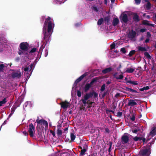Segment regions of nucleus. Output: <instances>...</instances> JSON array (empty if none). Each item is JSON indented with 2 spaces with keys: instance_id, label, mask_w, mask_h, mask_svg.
Returning a JSON list of instances; mask_svg holds the SVG:
<instances>
[{
  "instance_id": "f257e3e1",
  "label": "nucleus",
  "mask_w": 156,
  "mask_h": 156,
  "mask_svg": "<svg viewBox=\"0 0 156 156\" xmlns=\"http://www.w3.org/2000/svg\"><path fill=\"white\" fill-rule=\"evenodd\" d=\"M41 19L43 21H44L45 19L43 28V33L44 35L43 39L45 40V42L41 47L38 55L41 53L42 50L45 48V45L49 41L54 26V24L52 23L51 20V18L50 17H48L47 18L45 19V16H43L41 17Z\"/></svg>"
},
{
  "instance_id": "f03ea898",
  "label": "nucleus",
  "mask_w": 156,
  "mask_h": 156,
  "mask_svg": "<svg viewBox=\"0 0 156 156\" xmlns=\"http://www.w3.org/2000/svg\"><path fill=\"white\" fill-rule=\"evenodd\" d=\"M29 44L27 42H22L20 44L18 53L19 55L23 54L26 55L28 54L27 51L28 49Z\"/></svg>"
},
{
  "instance_id": "7ed1b4c3",
  "label": "nucleus",
  "mask_w": 156,
  "mask_h": 156,
  "mask_svg": "<svg viewBox=\"0 0 156 156\" xmlns=\"http://www.w3.org/2000/svg\"><path fill=\"white\" fill-rule=\"evenodd\" d=\"M151 144L147 145V147H144L142 150H141L140 152V154L142 156H147V155H149V154L148 153L150 151Z\"/></svg>"
},
{
  "instance_id": "20e7f679",
  "label": "nucleus",
  "mask_w": 156,
  "mask_h": 156,
  "mask_svg": "<svg viewBox=\"0 0 156 156\" xmlns=\"http://www.w3.org/2000/svg\"><path fill=\"white\" fill-rule=\"evenodd\" d=\"M22 75L20 70H17L12 73L11 76L13 78L18 79L20 78Z\"/></svg>"
},
{
  "instance_id": "39448f33",
  "label": "nucleus",
  "mask_w": 156,
  "mask_h": 156,
  "mask_svg": "<svg viewBox=\"0 0 156 156\" xmlns=\"http://www.w3.org/2000/svg\"><path fill=\"white\" fill-rule=\"evenodd\" d=\"M119 18L120 21L122 23H126L129 21L128 16L126 14H122Z\"/></svg>"
},
{
  "instance_id": "423d86ee",
  "label": "nucleus",
  "mask_w": 156,
  "mask_h": 156,
  "mask_svg": "<svg viewBox=\"0 0 156 156\" xmlns=\"http://www.w3.org/2000/svg\"><path fill=\"white\" fill-rule=\"evenodd\" d=\"M29 129L28 131L30 136L33 137L34 136V132L35 133V127L32 123H31L29 125Z\"/></svg>"
},
{
  "instance_id": "0eeeda50",
  "label": "nucleus",
  "mask_w": 156,
  "mask_h": 156,
  "mask_svg": "<svg viewBox=\"0 0 156 156\" xmlns=\"http://www.w3.org/2000/svg\"><path fill=\"white\" fill-rule=\"evenodd\" d=\"M136 33L135 31L132 30L129 32L128 34V37L131 40H133L134 41H135L136 40L135 37L136 36Z\"/></svg>"
},
{
  "instance_id": "6e6552de",
  "label": "nucleus",
  "mask_w": 156,
  "mask_h": 156,
  "mask_svg": "<svg viewBox=\"0 0 156 156\" xmlns=\"http://www.w3.org/2000/svg\"><path fill=\"white\" fill-rule=\"evenodd\" d=\"M93 96V93H87L84 95V99L82 100L83 103L84 105L86 104V101L89 98L92 97Z\"/></svg>"
},
{
  "instance_id": "1a4fd4ad",
  "label": "nucleus",
  "mask_w": 156,
  "mask_h": 156,
  "mask_svg": "<svg viewBox=\"0 0 156 156\" xmlns=\"http://www.w3.org/2000/svg\"><path fill=\"white\" fill-rule=\"evenodd\" d=\"M61 107L63 109H66L68 108L70 105V103L67 101L65 100L64 101H62L60 103Z\"/></svg>"
},
{
  "instance_id": "9d476101",
  "label": "nucleus",
  "mask_w": 156,
  "mask_h": 156,
  "mask_svg": "<svg viewBox=\"0 0 156 156\" xmlns=\"http://www.w3.org/2000/svg\"><path fill=\"white\" fill-rule=\"evenodd\" d=\"M129 140V137L127 135H123L121 137V141L123 144H127Z\"/></svg>"
},
{
  "instance_id": "9b49d317",
  "label": "nucleus",
  "mask_w": 156,
  "mask_h": 156,
  "mask_svg": "<svg viewBox=\"0 0 156 156\" xmlns=\"http://www.w3.org/2000/svg\"><path fill=\"white\" fill-rule=\"evenodd\" d=\"M88 74V73L87 72L85 73L76 80L75 81V83H78L80 82L85 77L87 76Z\"/></svg>"
},
{
  "instance_id": "f8f14e48",
  "label": "nucleus",
  "mask_w": 156,
  "mask_h": 156,
  "mask_svg": "<svg viewBox=\"0 0 156 156\" xmlns=\"http://www.w3.org/2000/svg\"><path fill=\"white\" fill-rule=\"evenodd\" d=\"M133 21L136 23L139 22L140 21V19L137 13H133Z\"/></svg>"
},
{
  "instance_id": "ddd939ff",
  "label": "nucleus",
  "mask_w": 156,
  "mask_h": 156,
  "mask_svg": "<svg viewBox=\"0 0 156 156\" xmlns=\"http://www.w3.org/2000/svg\"><path fill=\"white\" fill-rule=\"evenodd\" d=\"M149 21L147 20H143L142 21V23L143 25H147L148 26L152 27H154V25L150 23H149Z\"/></svg>"
},
{
  "instance_id": "4468645a",
  "label": "nucleus",
  "mask_w": 156,
  "mask_h": 156,
  "mask_svg": "<svg viewBox=\"0 0 156 156\" xmlns=\"http://www.w3.org/2000/svg\"><path fill=\"white\" fill-rule=\"evenodd\" d=\"M137 105V103L133 99H130L129 101L128 105L131 106H133Z\"/></svg>"
},
{
  "instance_id": "2eb2a0df",
  "label": "nucleus",
  "mask_w": 156,
  "mask_h": 156,
  "mask_svg": "<svg viewBox=\"0 0 156 156\" xmlns=\"http://www.w3.org/2000/svg\"><path fill=\"white\" fill-rule=\"evenodd\" d=\"M113 69L111 67H109L108 68H106L102 71V73L104 74H105L109 72H110L111 71H112Z\"/></svg>"
},
{
  "instance_id": "dca6fc26",
  "label": "nucleus",
  "mask_w": 156,
  "mask_h": 156,
  "mask_svg": "<svg viewBox=\"0 0 156 156\" xmlns=\"http://www.w3.org/2000/svg\"><path fill=\"white\" fill-rule=\"evenodd\" d=\"M118 74V73L116 72L114 74L113 76V77L115 78L117 80H121L123 78V76L122 74L120 75L119 76H117V75Z\"/></svg>"
},
{
  "instance_id": "f3484780",
  "label": "nucleus",
  "mask_w": 156,
  "mask_h": 156,
  "mask_svg": "<svg viewBox=\"0 0 156 156\" xmlns=\"http://www.w3.org/2000/svg\"><path fill=\"white\" fill-rule=\"evenodd\" d=\"M119 20L118 18H115L113 19L112 23V25L114 26L117 25L119 23Z\"/></svg>"
},
{
  "instance_id": "a211bd4d",
  "label": "nucleus",
  "mask_w": 156,
  "mask_h": 156,
  "mask_svg": "<svg viewBox=\"0 0 156 156\" xmlns=\"http://www.w3.org/2000/svg\"><path fill=\"white\" fill-rule=\"evenodd\" d=\"M17 107L18 106L16 104L14 105L13 106L11 109V113L10 115V117L14 113L15 109L17 108Z\"/></svg>"
},
{
  "instance_id": "6ab92c4d",
  "label": "nucleus",
  "mask_w": 156,
  "mask_h": 156,
  "mask_svg": "<svg viewBox=\"0 0 156 156\" xmlns=\"http://www.w3.org/2000/svg\"><path fill=\"white\" fill-rule=\"evenodd\" d=\"M80 144L82 146L83 149H87L88 147L85 142H81Z\"/></svg>"
},
{
  "instance_id": "aec40b11",
  "label": "nucleus",
  "mask_w": 156,
  "mask_h": 156,
  "mask_svg": "<svg viewBox=\"0 0 156 156\" xmlns=\"http://www.w3.org/2000/svg\"><path fill=\"white\" fill-rule=\"evenodd\" d=\"M91 87L89 83H87L86 84L84 88V91L87 92Z\"/></svg>"
},
{
  "instance_id": "412c9836",
  "label": "nucleus",
  "mask_w": 156,
  "mask_h": 156,
  "mask_svg": "<svg viewBox=\"0 0 156 156\" xmlns=\"http://www.w3.org/2000/svg\"><path fill=\"white\" fill-rule=\"evenodd\" d=\"M125 90L128 91L132 92H133L137 93V91L131 88H129L128 87H125Z\"/></svg>"
},
{
  "instance_id": "4be33fe9",
  "label": "nucleus",
  "mask_w": 156,
  "mask_h": 156,
  "mask_svg": "<svg viewBox=\"0 0 156 156\" xmlns=\"http://www.w3.org/2000/svg\"><path fill=\"white\" fill-rule=\"evenodd\" d=\"M138 50L142 51H147V49L145 47L139 46L138 47Z\"/></svg>"
},
{
  "instance_id": "5701e85b",
  "label": "nucleus",
  "mask_w": 156,
  "mask_h": 156,
  "mask_svg": "<svg viewBox=\"0 0 156 156\" xmlns=\"http://www.w3.org/2000/svg\"><path fill=\"white\" fill-rule=\"evenodd\" d=\"M58 129H57V134L58 136H61L62 134V131L61 130L59 129V127H60L61 126H58Z\"/></svg>"
},
{
  "instance_id": "b1692460",
  "label": "nucleus",
  "mask_w": 156,
  "mask_h": 156,
  "mask_svg": "<svg viewBox=\"0 0 156 156\" xmlns=\"http://www.w3.org/2000/svg\"><path fill=\"white\" fill-rule=\"evenodd\" d=\"M98 80V78L97 77L93 78L92 79L89 84L91 86L94 84V83L97 82Z\"/></svg>"
},
{
  "instance_id": "393cba45",
  "label": "nucleus",
  "mask_w": 156,
  "mask_h": 156,
  "mask_svg": "<svg viewBox=\"0 0 156 156\" xmlns=\"http://www.w3.org/2000/svg\"><path fill=\"white\" fill-rule=\"evenodd\" d=\"M110 16H106L104 17V20L107 23V24H108L109 23L110 20Z\"/></svg>"
},
{
  "instance_id": "a878e982",
  "label": "nucleus",
  "mask_w": 156,
  "mask_h": 156,
  "mask_svg": "<svg viewBox=\"0 0 156 156\" xmlns=\"http://www.w3.org/2000/svg\"><path fill=\"white\" fill-rule=\"evenodd\" d=\"M135 70V69L132 68H128L126 70V72L127 73H133Z\"/></svg>"
},
{
  "instance_id": "bb28decb",
  "label": "nucleus",
  "mask_w": 156,
  "mask_h": 156,
  "mask_svg": "<svg viewBox=\"0 0 156 156\" xmlns=\"http://www.w3.org/2000/svg\"><path fill=\"white\" fill-rule=\"evenodd\" d=\"M70 138L71 141H73L76 138V136L73 133H71Z\"/></svg>"
},
{
  "instance_id": "cd10ccee",
  "label": "nucleus",
  "mask_w": 156,
  "mask_h": 156,
  "mask_svg": "<svg viewBox=\"0 0 156 156\" xmlns=\"http://www.w3.org/2000/svg\"><path fill=\"white\" fill-rule=\"evenodd\" d=\"M103 22V19L102 18H101L98 20L97 22L98 25H101L102 23Z\"/></svg>"
},
{
  "instance_id": "c85d7f7f",
  "label": "nucleus",
  "mask_w": 156,
  "mask_h": 156,
  "mask_svg": "<svg viewBox=\"0 0 156 156\" xmlns=\"http://www.w3.org/2000/svg\"><path fill=\"white\" fill-rule=\"evenodd\" d=\"M87 149H82L81 150V151L80 152V156H83L84 155L85 152L87 151Z\"/></svg>"
},
{
  "instance_id": "c756f323",
  "label": "nucleus",
  "mask_w": 156,
  "mask_h": 156,
  "mask_svg": "<svg viewBox=\"0 0 156 156\" xmlns=\"http://www.w3.org/2000/svg\"><path fill=\"white\" fill-rule=\"evenodd\" d=\"M145 5V7L147 9L149 10L151 8V4L150 2H148Z\"/></svg>"
},
{
  "instance_id": "7c9ffc66",
  "label": "nucleus",
  "mask_w": 156,
  "mask_h": 156,
  "mask_svg": "<svg viewBox=\"0 0 156 156\" xmlns=\"http://www.w3.org/2000/svg\"><path fill=\"white\" fill-rule=\"evenodd\" d=\"M67 0H56V3L58 4H61L64 3Z\"/></svg>"
},
{
  "instance_id": "2f4dec72",
  "label": "nucleus",
  "mask_w": 156,
  "mask_h": 156,
  "mask_svg": "<svg viewBox=\"0 0 156 156\" xmlns=\"http://www.w3.org/2000/svg\"><path fill=\"white\" fill-rule=\"evenodd\" d=\"M135 52H136V51L135 50H132L130 51L128 55L129 57H131L135 53Z\"/></svg>"
},
{
  "instance_id": "473e14b6",
  "label": "nucleus",
  "mask_w": 156,
  "mask_h": 156,
  "mask_svg": "<svg viewBox=\"0 0 156 156\" xmlns=\"http://www.w3.org/2000/svg\"><path fill=\"white\" fill-rule=\"evenodd\" d=\"M144 54L147 58L149 59H151V57L148 52H146L144 53Z\"/></svg>"
},
{
  "instance_id": "72a5a7b5",
  "label": "nucleus",
  "mask_w": 156,
  "mask_h": 156,
  "mask_svg": "<svg viewBox=\"0 0 156 156\" xmlns=\"http://www.w3.org/2000/svg\"><path fill=\"white\" fill-rule=\"evenodd\" d=\"M42 123L43 124V125L44 126H45V127H48V122L44 120H43V122H42Z\"/></svg>"
},
{
  "instance_id": "f704fd0d",
  "label": "nucleus",
  "mask_w": 156,
  "mask_h": 156,
  "mask_svg": "<svg viewBox=\"0 0 156 156\" xmlns=\"http://www.w3.org/2000/svg\"><path fill=\"white\" fill-rule=\"evenodd\" d=\"M140 131V129L139 128L137 127V128L135 129L134 130H132V132L133 133H136L137 132Z\"/></svg>"
},
{
  "instance_id": "c9c22d12",
  "label": "nucleus",
  "mask_w": 156,
  "mask_h": 156,
  "mask_svg": "<svg viewBox=\"0 0 156 156\" xmlns=\"http://www.w3.org/2000/svg\"><path fill=\"white\" fill-rule=\"evenodd\" d=\"M150 134V135H152V136H154L156 134V132L155 129H153L152 131H151Z\"/></svg>"
},
{
  "instance_id": "e433bc0d",
  "label": "nucleus",
  "mask_w": 156,
  "mask_h": 156,
  "mask_svg": "<svg viewBox=\"0 0 156 156\" xmlns=\"http://www.w3.org/2000/svg\"><path fill=\"white\" fill-rule=\"evenodd\" d=\"M142 140L143 142L144 143L146 140V138L142 137H138V141H140Z\"/></svg>"
},
{
  "instance_id": "4c0bfd02",
  "label": "nucleus",
  "mask_w": 156,
  "mask_h": 156,
  "mask_svg": "<svg viewBox=\"0 0 156 156\" xmlns=\"http://www.w3.org/2000/svg\"><path fill=\"white\" fill-rule=\"evenodd\" d=\"M105 84H104L101 86V89H100V90L102 92L105 89Z\"/></svg>"
},
{
  "instance_id": "58836bf2",
  "label": "nucleus",
  "mask_w": 156,
  "mask_h": 156,
  "mask_svg": "<svg viewBox=\"0 0 156 156\" xmlns=\"http://www.w3.org/2000/svg\"><path fill=\"white\" fill-rule=\"evenodd\" d=\"M37 49V48H32L31 50L29 52V53H34V52H35V51H36Z\"/></svg>"
},
{
  "instance_id": "ea45409f",
  "label": "nucleus",
  "mask_w": 156,
  "mask_h": 156,
  "mask_svg": "<svg viewBox=\"0 0 156 156\" xmlns=\"http://www.w3.org/2000/svg\"><path fill=\"white\" fill-rule=\"evenodd\" d=\"M6 102V99L5 98L2 101H0V106H2V104H5Z\"/></svg>"
},
{
  "instance_id": "a19ab883",
  "label": "nucleus",
  "mask_w": 156,
  "mask_h": 156,
  "mask_svg": "<svg viewBox=\"0 0 156 156\" xmlns=\"http://www.w3.org/2000/svg\"><path fill=\"white\" fill-rule=\"evenodd\" d=\"M115 47V43L113 42L110 45L111 49V50L114 49Z\"/></svg>"
},
{
  "instance_id": "79ce46f5",
  "label": "nucleus",
  "mask_w": 156,
  "mask_h": 156,
  "mask_svg": "<svg viewBox=\"0 0 156 156\" xmlns=\"http://www.w3.org/2000/svg\"><path fill=\"white\" fill-rule=\"evenodd\" d=\"M107 94H108V91H105L103 94L102 95V98H104Z\"/></svg>"
},
{
  "instance_id": "37998d69",
  "label": "nucleus",
  "mask_w": 156,
  "mask_h": 156,
  "mask_svg": "<svg viewBox=\"0 0 156 156\" xmlns=\"http://www.w3.org/2000/svg\"><path fill=\"white\" fill-rule=\"evenodd\" d=\"M92 9L94 11H95L96 12H98V10L97 8L95 6H94L92 7Z\"/></svg>"
},
{
  "instance_id": "c03bdc74",
  "label": "nucleus",
  "mask_w": 156,
  "mask_h": 156,
  "mask_svg": "<svg viewBox=\"0 0 156 156\" xmlns=\"http://www.w3.org/2000/svg\"><path fill=\"white\" fill-rule=\"evenodd\" d=\"M135 117L134 115L133 114L132 115V117L130 118V119L131 120L133 121H135Z\"/></svg>"
},
{
  "instance_id": "a18cd8bd",
  "label": "nucleus",
  "mask_w": 156,
  "mask_h": 156,
  "mask_svg": "<svg viewBox=\"0 0 156 156\" xmlns=\"http://www.w3.org/2000/svg\"><path fill=\"white\" fill-rule=\"evenodd\" d=\"M112 144V142H109V148L108 150V151L109 152H110L111 151Z\"/></svg>"
},
{
  "instance_id": "49530a36",
  "label": "nucleus",
  "mask_w": 156,
  "mask_h": 156,
  "mask_svg": "<svg viewBox=\"0 0 156 156\" xmlns=\"http://www.w3.org/2000/svg\"><path fill=\"white\" fill-rule=\"evenodd\" d=\"M48 54V50L46 48L45 50L44 56L46 57L47 56Z\"/></svg>"
},
{
  "instance_id": "de8ad7c7",
  "label": "nucleus",
  "mask_w": 156,
  "mask_h": 156,
  "mask_svg": "<svg viewBox=\"0 0 156 156\" xmlns=\"http://www.w3.org/2000/svg\"><path fill=\"white\" fill-rule=\"evenodd\" d=\"M121 51L124 54H125L126 52V51L125 48H122L121 49Z\"/></svg>"
},
{
  "instance_id": "09e8293b",
  "label": "nucleus",
  "mask_w": 156,
  "mask_h": 156,
  "mask_svg": "<svg viewBox=\"0 0 156 156\" xmlns=\"http://www.w3.org/2000/svg\"><path fill=\"white\" fill-rule=\"evenodd\" d=\"M147 37L148 38H150L151 37V34L149 32H147Z\"/></svg>"
},
{
  "instance_id": "8fccbe9b",
  "label": "nucleus",
  "mask_w": 156,
  "mask_h": 156,
  "mask_svg": "<svg viewBox=\"0 0 156 156\" xmlns=\"http://www.w3.org/2000/svg\"><path fill=\"white\" fill-rule=\"evenodd\" d=\"M37 136L38 137L40 138V139L42 137V133L41 132H38V134H37Z\"/></svg>"
},
{
  "instance_id": "3c124183",
  "label": "nucleus",
  "mask_w": 156,
  "mask_h": 156,
  "mask_svg": "<svg viewBox=\"0 0 156 156\" xmlns=\"http://www.w3.org/2000/svg\"><path fill=\"white\" fill-rule=\"evenodd\" d=\"M77 95L79 97H80L81 96V93L80 90H77Z\"/></svg>"
},
{
  "instance_id": "603ef678",
  "label": "nucleus",
  "mask_w": 156,
  "mask_h": 156,
  "mask_svg": "<svg viewBox=\"0 0 156 156\" xmlns=\"http://www.w3.org/2000/svg\"><path fill=\"white\" fill-rule=\"evenodd\" d=\"M4 67V65L3 64L0 65V72H1L3 70Z\"/></svg>"
},
{
  "instance_id": "864d4df0",
  "label": "nucleus",
  "mask_w": 156,
  "mask_h": 156,
  "mask_svg": "<svg viewBox=\"0 0 156 156\" xmlns=\"http://www.w3.org/2000/svg\"><path fill=\"white\" fill-rule=\"evenodd\" d=\"M43 120L44 119H41L39 120H36V122L38 124H40L41 123H42V122H43Z\"/></svg>"
},
{
  "instance_id": "5fc2aeb1",
  "label": "nucleus",
  "mask_w": 156,
  "mask_h": 156,
  "mask_svg": "<svg viewBox=\"0 0 156 156\" xmlns=\"http://www.w3.org/2000/svg\"><path fill=\"white\" fill-rule=\"evenodd\" d=\"M117 116L119 117H121L122 115V112H119L117 113Z\"/></svg>"
},
{
  "instance_id": "6e6d98bb",
  "label": "nucleus",
  "mask_w": 156,
  "mask_h": 156,
  "mask_svg": "<svg viewBox=\"0 0 156 156\" xmlns=\"http://www.w3.org/2000/svg\"><path fill=\"white\" fill-rule=\"evenodd\" d=\"M93 93V95H94V98H95L98 97V94L97 93L94 92Z\"/></svg>"
},
{
  "instance_id": "4d7b16f0",
  "label": "nucleus",
  "mask_w": 156,
  "mask_h": 156,
  "mask_svg": "<svg viewBox=\"0 0 156 156\" xmlns=\"http://www.w3.org/2000/svg\"><path fill=\"white\" fill-rule=\"evenodd\" d=\"M133 140L135 141H138V137L136 136L133 138Z\"/></svg>"
},
{
  "instance_id": "13d9d810",
  "label": "nucleus",
  "mask_w": 156,
  "mask_h": 156,
  "mask_svg": "<svg viewBox=\"0 0 156 156\" xmlns=\"http://www.w3.org/2000/svg\"><path fill=\"white\" fill-rule=\"evenodd\" d=\"M135 3L137 5L139 4L141 2V0H135Z\"/></svg>"
},
{
  "instance_id": "bf43d9fd",
  "label": "nucleus",
  "mask_w": 156,
  "mask_h": 156,
  "mask_svg": "<svg viewBox=\"0 0 156 156\" xmlns=\"http://www.w3.org/2000/svg\"><path fill=\"white\" fill-rule=\"evenodd\" d=\"M147 30L145 28H142L140 30V32L141 33H144Z\"/></svg>"
},
{
  "instance_id": "052dcab7",
  "label": "nucleus",
  "mask_w": 156,
  "mask_h": 156,
  "mask_svg": "<svg viewBox=\"0 0 156 156\" xmlns=\"http://www.w3.org/2000/svg\"><path fill=\"white\" fill-rule=\"evenodd\" d=\"M50 133H51V134H52V135L54 136H55V132L54 131H53L52 130H50Z\"/></svg>"
},
{
  "instance_id": "680f3d73",
  "label": "nucleus",
  "mask_w": 156,
  "mask_h": 156,
  "mask_svg": "<svg viewBox=\"0 0 156 156\" xmlns=\"http://www.w3.org/2000/svg\"><path fill=\"white\" fill-rule=\"evenodd\" d=\"M122 67V66L121 64H120L119 65V66L117 68V71H120V69Z\"/></svg>"
},
{
  "instance_id": "e2e57ef3",
  "label": "nucleus",
  "mask_w": 156,
  "mask_h": 156,
  "mask_svg": "<svg viewBox=\"0 0 156 156\" xmlns=\"http://www.w3.org/2000/svg\"><path fill=\"white\" fill-rule=\"evenodd\" d=\"M143 88H144V90H148L150 89L149 87L148 86L144 87H143Z\"/></svg>"
},
{
  "instance_id": "0e129e2a",
  "label": "nucleus",
  "mask_w": 156,
  "mask_h": 156,
  "mask_svg": "<svg viewBox=\"0 0 156 156\" xmlns=\"http://www.w3.org/2000/svg\"><path fill=\"white\" fill-rule=\"evenodd\" d=\"M33 65H34L33 63H32L29 66V69L30 70H31V69H32L33 66Z\"/></svg>"
},
{
  "instance_id": "69168bd1",
  "label": "nucleus",
  "mask_w": 156,
  "mask_h": 156,
  "mask_svg": "<svg viewBox=\"0 0 156 156\" xmlns=\"http://www.w3.org/2000/svg\"><path fill=\"white\" fill-rule=\"evenodd\" d=\"M132 84L135 85H138L136 81H132Z\"/></svg>"
},
{
  "instance_id": "338daca9",
  "label": "nucleus",
  "mask_w": 156,
  "mask_h": 156,
  "mask_svg": "<svg viewBox=\"0 0 156 156\" xmlns=\"http://www.w3.org/2000/svg\"><path fill=\"white\" fill-rule=\"evenodd\" d=\"M23 134L24 135H25V136H27L28 135V133L26 131H23Z\"/></svg>"
},
{
  "instance_id": "774afa93",
  "label": "nucleus",
  "mask_w": 156,
  "mask_h": 156,
  "mask_svg": "<svg viewBox=\"0 0 156 156\" xmlns=\"http://www.w3.org/2000/svg\"><path fill=\"white\" fill-rule=\"evenodd\" d=\"M105 131L106 133H108L110 132V130H109V129L108 128H105Z\"/></svg>"
}]
</instances>
